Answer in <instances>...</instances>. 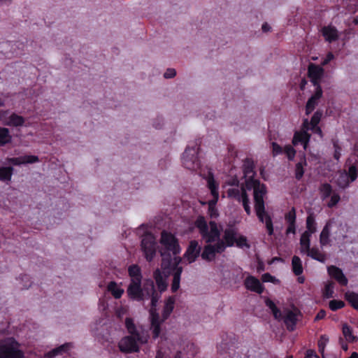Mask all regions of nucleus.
Wrapping results in <instances>:
<instances>
[{
	"mask_svg": "<svg viewBox=\"0 0 358 358\" xmlns=\"http://www.w3.org/2000/svg\"><path fill=\"white\" fill-rule=\"evenodd\" d=\"M248 189H253L254 208L256 215L261 223L265 224L266 232L272 236L274 232L273 223L271 215L266 210L264 196L267 193L266 187L257 179L246 181Z\"/></svg>",
	"mask_w": 358,
	"mask_h": 358,
	"instance_id": "f257e3e1",
	"label": "nucleus"
},
{
	"mask_svg": "<svg viewBox=\"0 0 358 358\" xmlns=\"http://www.w3.org/2000/svg\"><path fill=\"white\" fill-rule=\"evenodd\" d=\"M125 325L131 336L122 338L118 343L120 350L125 353L138 352L139 347L138 342L145 343L148 342V335L142 327H136L133 320L127 317L125 320Z\"/></svg>",
	"mask_w": 358,
	"mask_h": 358,
	"instance_id": "f03ea898",
	"label": "nucleus"
},
{
	"mask_svg": "<svg viewBox=\"0 0 358 358\" xmlns=\"http://www.w3.org/2000/svg\"><path fill=\"white\" fill-rule=\"evenodd\" d=\"M162 267L164 270H169L168 273L172 272L173 280L171 283V292L175 293L180 288V277L182 272V267L179 264L181 258L179 257H171L169 254L162 253Z\"/></svg>",
	"mask_w": 358,
	"mask_h": 358,
	"instance_id": "7ed1b4c3",
	"label": "nucleus"
},
{
	"mask_svg": "<svg viewBox=\"0 0 358 358\" xmlns=\"http://www.w3.org/2000/svg\"><path fill=\"white\" fill-rule=\"evenodd\" d=\"M195 226L206 243H212L220 238V231L215 221H210L209 226L203 216H199L195 221Z\"/></svg>",
	"mask_w": 358,
	"mask_h": 358,
	"instance_id": "20e7f679",
	"label": "nucleus"
},
{
	"mask_svg": "<svg viewBox=\"0 0 358 358\" xmlns=\"http://www.w3.org/2000/svg\"><path fill=\"white\" fill-rule=\"evenodd\" d=\"M201 141L199 139L193 143L192 145H188L182 154V162L185 168L195 171L200 168L201 163L198 157Z\"/></svg>",
	"mask_w": 358,
	"mask_h": 358,
	"instance_id": "39448f33",
	"label": "nucleus"
},
{
	"mask_svg": "<svg viewBox=\"0 0 358 358\" xmlns=\"http://www.w3.org/2000/svg\"><path fill=\"white\" fill-rule=\"evenodd\" d=\"M20 344L13 337L0 341V358H24Z\"/></svg>",
	"mask_w": 358,
	"mask_h": 358,
	"instance_id": "423d86ee",
	"label": "nucleus"
},
{
	"mask_svg": "<svg viewBox=\"0 0 358 358\" xmlns=\"http://www.w3.org/2000/svg\"><path fill=\"white\" fill-rule=\"evenodd\" d=\"M160 243L166 250L164 252L166 255L169 254L171 255L170 252H172L173 255H177L181 251L178 238L175 235L165 230L162 231L161 233ZM162 252H161V254Z\"/></svg>",
	"mask_w": 358,
	"mask_h": 358,
	"instance_id": "0eeeda50",
	"label": "nucleus"
},
{
	"mask_svg": "<svg viewBox=\"0 0 358 358\" xmlns=\"http://www.w3.org/2000/svg\"><path fill=\"white\" fill-rule=\"evenodd\" d=\"M141 247L145 259L148 262H152L157 252V241L155 236L150 233L146 234L141 240Z\"/></svg>",
	"mask_w": 358,
	"mask_h": 358,
	"instance_id": "6e6552de",
	"label": "nucleus"
},
{
	"mask_svg": "<svg viewBox=\"0 0 358 358\" xmlns=\"http://www.w3.org/2000/svg\"><path fill=\"white\" fill-rule=\"evenodd\" d=\"M142 289L143 290V301L149 299L151 300V310L149 313H155L152 309L157 306L161 297L160 293L155 290L154 282L151 280H148L144 282Z\"/></svg>",
	"mask_w": 358,
	"mask_h": 358,
	"instance_id": "1a4fd4ad",
	"label": "nucleus"
},
{
	"mask_svg": "<svg viewBox=\"0 0 358 358\" xmlns=\"http://www.w3.org/2000/svg\"><path fill=\"white\" fill-rule=\"evenodd\" d=\"M141 282L140 280H131L127 293L128 296L134 301H143V290L142 289Z\"/></svg>",
	"mask_w": 358,
	"mask_h": 358,
	"instance_id": "9d476101",
	"label": "nucleus"
},
{
	"mask_svg": "<svg viewBox=\"0 0 358 358\" xmlns=\"http://www.w3.org/2000/svg\"><path fill=\"white\" fill-rule=\"evenodd\" d=\"M201 253V247L195 240L191 241L184 254V257L187 259L189 264L194 262Z\"/></svg>",
	"mask_w": 358,
	"mask_h": 358,
	"instance_id": "9b49d317",
	"label": "nucleus"
},
{
	"mask_svg": "<svg viewBox=\"0 0 358 358\" xmlns=\"http://www.w3.org/2000/svg\"><path fill=\"white\" fill-rule=\"evenodd\" d=\"M327 272L329 275L336 280L341 286H347L348 280L340 268L331 265L327 267Z\"/></svg>",
	"mask_w": 358,
	"mask_h": 358,
	"instance_id": "f8f14e48",
	"label": "nucleus"
},
{
	"mask_svg": "<svg viewBox=\"0 0 358 358\" xmlns=\"http://www.w3.org/2000/svg\"><path fill=\"white\" fill-rule=\"evenodd\" d=\"M244 286L248 290L256 292L259 294H262L264 290V287L259 280L252 275H248L245 279Z\"/></svg>",
	"mask_w": 358,
	"mask_h": 358,
	"instance_id": "ddd939ff",
	"label": "nucleus"
},
{
	"mask_svg": "<svg viewBox=\"0 0 358 358\" xmlns=\"http://www.w3.org/2000/svg\"><path fill=\"white\" fill-rule=\"evenodd\" d=\"M296 210L294 207H292V209L285 215V220L287 224V227L285 231L287 235L296 234Z\"/></svg>",
	"mask_w": 358,
	"mask_h": 358,
	"instance_id": "4468645a",
	"label": "nucleus"
},
{
	"mask_svg": "<svg viewBox=\"0 0 358 358\" xmlns=\"http://www.w3.org/2000/svg\"><path fill=\"white\" fill-rule=\"evenodd\" d=\"M9 164L13 166H20L25 164H33L39 162V159L36 155H23L18 157L7 158Z\"/></svg>",
	"mask_w": 358,
	"mask_h": 358,
	"instance_id": "2eb2a0df",
	"label": "nucleus"
},
{
	"mask_svg": "<svg viewBox=\"0 0 358 358\" xmlns=\"http://www.w3.org/2000/svg\"><path fill=\"white\" fill-rule=\"evenodd\" d=\"M297 315H273L274 318L285 325L289 331H293L298 320Z\"/></svg>",
	"mask_w": 358,
	"mask_h": 358,
	"instance_id": "dca6fc26",
	"label": "nucleus"
},
{
	"mask_svg": "<svg viewBox=\"0 0 358 358\" xmlns=\"http://www.w3.org/2000/svg\"><path fill=\"white\" fill-rule=\"evenodd\" d=\"M310 134L306 130L296 131L294 134L292 143L294 145H297L299 143L303 145L304 149H306L307 145L310 141Z\"/></svg>",
	"mask_w": 358,
	"mask_h": 358,
	"instance_id": "f3484780",
	"label": "nucleus"
},
{
	"mask_svg": "<svg viewBox=\"0 0 358 358\" xmlns=\"http://www.w3.org/2000/svg\"><path fill=\"white\" fill-rule=\"evenodd\" d=\"M322 96V90L320 88L315 91V93L308 99L306 105V114L311 113L318 103V100Z\"/></svg>",
	"mask_w": 358,
	"mask_h": 358,
	"instance_id": "a211bd4d",
	"label": "nucleus"
},
{
	"mask_svg": "<svg viewBox=\"0 0 358 358\" xmlns=\"http://www.w3.org/2000/svg\"><path fill=\"white\" fill-rule=\"evenodd\" d=\"M244 176L246 178L245 182L250 179H255V164L252 159L246 158L243 165Z\"/></svg>",
	"mask_w": 358,
	"mask_h": 358,
	"instance_id": "6ab92c4d",
	"label": "nucleus"
},
{
	"mask_svg": "<svg viewBox=\"0 0 358 358\" xmlns=\"http://www.w3.org/2000/svg\"><path fill=\"white\" fill-rule=\"evenodd\" d=\"M159 293L164 292L167 288L166 275H164L159 269H156L153 273Z\"/></svg>",
	"mask_w": 358,
	"mask_h": 358,
	"instance_id": "aec40b11",
	"label": "nucleus"
},
{
	"mask_svg": "<svg viewBox=\"0 0 358 358\" xmlns=\"http://www.w3.org/2000/svg\"><path fill=\"white\" fill-rule=\"evenodd\" d=\"M322 34L325 40L329 43L336 41L338 38V30L332 26H324L322 28Z\"/></svg>",
	"mask_w": 358,
	"mask_h": 358,
	"instance_id": "412c9836",
	"label": "nucleus"
},
{
	"mask_svg": "<svg viewBox=\"0 0 358 358\" xmlns=\"http://www.w3.org/2000/svg\"><path fill=\"white\" fill-rule=\"evenodd\" d=\"M25 119L15 113H13L6 120L5 125L9 127H21L24 125Z\"/></svg>",
	"mask_w": 358,
	"mask_h": 358,
	"instance_id": "4be33fe9",
	"label": "nucleus"
},
{
	"mask_svg": "<svg viewBox=\"0 0 358 358\" xmlns=\"http://www.w3.org/2000/svg\"><path fill=\"white\" fill-rule=\"evenodd\" d=\"M236 231L234 229H226L224 232L223 241L227 247H232L236 241Z\"/></svg>",
	"mask_w": 358,
	"mask_h": 358,
	"instance_id": "5701e85b",
	"label": "nucleus"
},
{
	"mask_svg": "<svg viewBox=\"0 0 358 358\" xmlns=\"http://www.w3.org/2000/svg\"><path fill=\"white\" fill-rule=\"evenodd\" d=\"M159 316V315H152L151 317V330L154 338H157L159 336L161 331L160 326L164 320H160Z\"/></svg>",
	"mask_w": 358,
	"mask_h": 358,
	"instance_id": "b1692460",
	"label": "nucleus"
},
{
	"mask_svg": "<svg viewBox=\"0 0 358 358\" xmlns=\"http://www.w3.org/2000/svg\"><path fill=\"white\" fill-rule=\"evenodd\" d=\"M304 254L311 257L312 259L322 263H324L326 261V255L321 252L319 248L317 247L310 248L308 251L305 252Z\"/></svg>",
	"mask_w": 358,
	"mask_h": 358,
	"instance_id": "393cba45",
	"label": "nucleus"
},
{
	"mask_svg": "<svg viewBox=\"0 0 358 358\" xmlns=\"http://www.w3.org/2000/svg\"><path fill=\"white\" fill-rule=\"evenodd\" d=\"M322 114H323L322 111L318 110L316 112H315V113L312 116L310 122H308V120L307 119L304 120V121L303 122V129L308 130L309 127L318 125V124L320 123L321 118L322 117Z\"/></svg>",
	"mask_w": 358,
	"mask_h": 358,
	"instance_id": "a878e982",
	"label": "nucleus"
},
{
	"mask_svg": "<svg viewBox=\"0 0 358 358\" xmlns=\"http://www.w3.org/2000/svg\"><path fill=\"white\" fill-rule=\"evenodd\" d=\"M243 192H247L244 187H241V189L238 187L229 188L227 191L229 198L234 199L238 202H241L243 199Z\"/></svg>",
	"mask_w": 358,
	"mask_h": 358,
	"instance_id": "bb28decb",
	"label": "nucleus"
},
{
	"mask_svg": "<svg viewBox=\"0 0 358 358\" xmlns=\"http://www.w3.org/2000/svg\"><path fill=\"white\" fill-rule=\"evenodd\" d=\"M216 253L214 251L213 246L211 243H208L204 246L201 257L203 260L211 262L215 259Z\"/></svg>",
	"mask_w": 358,
	"mask_h": 358,
	"instance_id": "cd10ccee",
	"label": "nucleus"
},
{
	"mask_svg": "<svg viewBox=\"0 0 358 358\" xmlns=\"http://www.w3.org/2000/svg\"><path fill=\"white\" fill-rule=\"evenodd\" d=\"M342 333L348 343H355L358 341V338L353 334L352 329L347 323L342 324Z\"/></svg>",
	"mask_w": 358,
	"mask_h": 358,
	"instance_id": "c85d7f7f",
	"label": "nucleus"
},
{
	"mask_svg": "<svg viewBox=\"0 0 358 358\" xmlns=\"http://www.w3.org/2000/svg\"><path fill=\"white\" fill-rule=\"evenodd\" d=\"M107 290L115 299H120L124 294V289L119 287L115 281H110L107 286Z\"/></svg>",
	"mask_w": 358,
	"mask_h": 358,
	"instance_id": "c756f323",
	"label": "nucleus"
},
{
	"mask_svg": "<svg viewBox=\"0 0 358 358\" xmlns=\"http://www.w3.org/2000/svg\"><path fill=\"white\" fill-rule=\"evenodd\" d=\"M307 166V162L305 156H303L295 166L294 175L297 180H301L303 178L305 173L304 166Z\"/></svg>",
	"mask_w": 358,
	"mask_h": 358,
	"instance_id": "7c9ffc66",
	"label": "nucleus"
},
{
	"mask_svg": "<svg viewBox=\"0 0 358 358\" xmlns=\"http://www.w3.org/2000/svg\"><path fill=\"white\" fill-rule=\"evenodd\" d=\"M323 73L324 69L317 65L311 64L308 66V74L310 78H322Z\"/></svg>",
	"mask_w": 358,
	"mask_h": 358,
	"instance_id": "2f4dec72",
	"label": "nucleus"
},
{
	"mask_svg": "<svg viewBox=\"0 0 358 358\" xmlns=\"http://www.w3.org/2000/svg\"><path fill=\"white\" fill-rule=\"evenodd\" d=\"M310 237L311 234L308 232H303L300 238V252L301 254L305 253L310 248Z\"/></svg>",
	"mask_w": 358,
	"mask_h": 358,
	"instance_id": "473e14b6",
	"label": "nucleus"
},
{
	"mask_svg": "<svg viewBox=\"0 0 358 358\" xmlns=\"http://www.w3.org/2000/svg\"><path fill=\"white\" fill-rule=\"evenodd\" d=\"M12 141V136L8 128L0 126V148L10 143Z\"/></svg>",
	"mask_w": 358,
	"mask_h": 358,
	"instance_id": "72a5a7b5",
	"label": "nucleus"
},
{
	"mask_svg": "<svg viewBox=\"0 0 358 358\" xmlns=\"http://www.w3.org/2000/svg\"><path fill=\"white\" fill-rule=\"evenodd\" d=\"M330 224L327 223L323 227L320 235V243L321 246H326L329 243Z\"/></svg>",
	"mask_w": 358,
	"mask_h": 358,
	"instance_id": "f704fd0d",
	"label": "nucleus"
},
{
	"mask_svg": "<svg viewBox=\"0 0 358 358\" xmlns=\"http://www.w3.org/2000/svg\"><path fill=\"white\" fill-rule=\"evenodd\" d=\"M292 267L294 274L296 276H299L303 273V266L301 259L294 255L292 259Z\"/></svg>",
	"mask_w": 358,
	"mask_h": 358,
	"instance_id": "c9c22d12",
	"label": "nucleus"
},
{
	"mask_svg": "<svg viewBox=\"0 0 358 358\" xmlns=\"http://www.w3.org/2000/svg\"><path fill=\"white\" fill-rule=\"evenodd\" d=\"M208 187L210 190V193L214 199V203H217L219 199L218 185L213 176L208 179Z\"/></svg>",
	"mask_w": 358,
	"mask_h": 358,
	"instance_id": "e433bc0d",
	"label": "nucleus"
},
{
	"mask_svg": "<svg viewBox=\"0 0 358 358\" xmlns=\"http://www.w3.org/2000/svg\"><path fill=\"white\" fill-rule=\"evenodd\" d=\"M128 273L131 278V280H136V279L142 281V274L141 268L137 264H132L128 268Z\"/></svg>",
	"mask_w": 358,
	"mask_h": 358,
	"instance_id": "4c0bfd02",
	"label": "nucleus"
},
{
	"mask_svg": "<svg viewBox=\"0 0 358 358\" xmlns=\"http://www.w3.org/2000/svg\"><path fill=\"white\" fill-rule=\"evenodd\" d=\"M13 168L12 166L0 167V181L8 182L11 180Z\"/></svg>",
	"mask_w": 358,
	"mask_h": 358,
	"instance_id": "58836bf2",
	"label": "nucleus"
},
{
	"mask_svg": "<svg viewBox=\"0 0 358 358\" xmlns=\"http://www.w3.org/2000/svg\"><path fill=\"white\" fill-rule=\"evenodd\" d=\"M345 299L354 309L358 310V293L348 291L345 293Z\"/></svg>",
	"mask_w": 358,
	"mask_h": 358,
	"instance_id": "ea45409f",
	"label": "nucleus"
},
{
	"mask_svg": "<svg viewBox=\"0 0 358 358\" xmlns=\"http://www.w3.org/2000/svg\"><path fill=\"white\" fill-rule=\"evenodd\" d=\"M71 348V343H65V344L62 345L59 347L48 352L45 355V357L48 358L54 357L59 354H62L63 352H67Z\"/></svg>",
	"mask_w": 358,
	"mask_h": 358,
	"instance_id": "a19ab883",
	"label": "nucleus"
},
{
	"mask_svg": "<svg viewBox=\"0 0 358 358\" xmlns=\"http://www.w3.org/2000/svg\"><path fill=\"white\" fill-rule=\"evenodd\" d=\"M316 222L314 215L313 213L309 214L306 218V229L307 230L304 232H308L309 234H315L317 231Z\"/></svg>",
	"mask_w": 358,
	"mask_h": 358,
	"instance_id": "79ce46f5",
	"label": "nucleus"
},
{
	"mask_svg": "<svg viewBox=\"0 0 358 358\" xmlns=\"http://www.w3.org/2000/svg\"><path fill=\"white\" fill-rule=\"evenodd\" d=\"M320 192L321 194V198L322 200H325L329 198L333 193L332 187L329 183H323L320 187Z\"/></svg>",
	"mask_w": 358,
	"mask_h": 358,
	"instance_id": "37998d69",
	"label": "nucleus"
},
{
	"mask_svg": "<svg viewBox=\"0 0 358 358\" xmlns=\"http://www.w3.org/2000/svg\"><path fill=\"white\" fill-rule=\"evenodd\" d=\"M335 283L333 281H328L324 286L323 295L326 298H331L334 294Z\"/></svg>",
	"mask_w": 358,
	"mask_h": 358,
	"instance_id": "c03bdc74",
	"label": "nucleus"
},
{
	"mask_svg": "<svg viewBox=\"0 0 358 358\" xmlns=\"http://www.w3.org/2000/svg\"><path fill=\"white\" fill-rule=\"evenodd\" d=\"M18 280L20 283V288L21 289H27L31 286L32 282L29 275H22Z\"/></svg>",
	"mask_w": 358,
	"mask_h": 358,
	"instance_id": "a18cd8bd",
	"label": "nucleus"
},
{
	"mask_svg": "<svg viewBox=\"0 0 358 358\" xmlns=\"http://www.w3.org/2000/svg\"><path fill=\"white\" fill-rule=\"evenodd\" d=\"M346 175L350 178V182L355 181L358 176V165L357 164L350 165Z\"/></svg>",
	"mask_w": 358,
	"mask_h": 358,
	"instance_id": "49530a36",
	"label": "nucleus"
},
{
	"mask_svg": "<svg viewBox=\"0 0 358 358\" xmlns=\"http://www.w3.org/2000/svg\"><path fill=\"white\" fill-rule=\"evenodd\" d=\"M328 342L329 338L326 335H322L317 341L318 350L321 353L322 357H324V349Z\"/></svg>",
	"mask_w": 358,
	"mask_h": 358,
	"instance_id": "de8ad7c7",
	"label": "nucleus"
},
{
	"mask_svg": "<svg viewBox=\"0 0 358 358\" xmlns=\"http://www.w3.org/2000/svg\"><path fill=\"white\" fill-rule=\"evenodd\" d=\"M345 306V302L341 300H331L329 303V307L332 311H336Z\"/></svg>",
	"mask_w": 358,
	"mask_h": 358,
	"instance_id": "09e8293b",
	"label": "nucleus"
},
{
	"mask_svg": "<svg viewBox=\"0 0 358 358\" xmlns=\"http://www.w3.org/2000/svg\"><path fill=\"white\" fill-rule=\"evenodd\" d=\"M242 202L243 208L248 215H251V208L250 206V199L247 192H243V199L241 201Z\"/></svg>",
	"mask_w": 358,
	"mask_h": 358,
	"instance_id": "8fccbe9b",
	"label": "nucleus"
},
{
	"mask_svg": "<svg viewBox=\"0 0 358 358\" xmlns=\"http://www.w3.org/2000/svg\"><path fill=\"white\" fill-rule=\"evenodd\" d=\"M216 241H217L216 243L213 245L214 251L215 252L216 254L217 253L221 254L223 252H224L227 246H226L224 241L221 240L220 238Z\"/></svg>",
	"mask_w": 358,
	"mask_h": 358,
	"instance_id": "3c124183",
	"label": "nucleus"
},
{
	"mask_svg": "<svg viewBox=\"0 0 358 358\" xmlns=\"http://www.w3.org/2000/svg\"><path fill=\"white\" fill-rule=\"evenodd\" d=\"M215 204L216 203H214V199L209 201L208 203V215L211 218H216L219 215L218 211L215 208Z\"/></svg>",
	"mask_w": 358,
	"mask_h": 358,
	"instance_id": "603ef678",
	"label": "nucleus"
},
{
	"mask_svg": "<svg viewBox=\"0 0 358 358\" xmlns=\"http://www.w3.org/2000/svg\"><path fill=\"white\" fill-rule=\"evenodd\" d=\"M266 306L271 309V313H282L280 310L277 307L274 301L269 298L265 299Z\"/></svg>",
	"mask_w": 358,
	"mask_h": 358,
	"instance_id": "864d4df0",
	"label": "nucleus"
},
{
	"mask_svg": "<svg viewBox=\"0 0 358 358\" xmlns=\"http://www.w3.org/2000/svg\"><path fill=\"white\" fill-rule=\"evenodd\" d=\"M235 243L238 248H243L246 247L250 248V245L248 243L247 238L243 235H241L238 238H236Z\"/></svg>",
	"mask_w": 358,
	"mask_h": 358,
	"instance_id": "5fc2aeb1",
	"label": "nucleus"
},
{
	"mask_svg": "<svg viewBox=\"0 0 358 358\" xmlns=\"http://www.w3.org/2000/svg\"><path fill=\"white\" fill-rule=\"evenodd\" d=\"M333 146L334 148V158L336 160H338L341 156V150L342 148L338 144V142L337 140H333Z\"/></svg>",
	"mask_w": 358,
	"mask_h": 358,
	"instance_id": "6e6d98bb",
	"label": "nucleus"
},
{
	"mask_svg": "<svg viewBox=\"0 0 358 358\" xmlns=\"http://www.w3.org/2000/svg\"><path fill=\"white\" fill-rule=\"evenodd\" d=\"M283 152L286 154L289 160L292 161L294 159L296 155V150L292 146L289 145H286L283 150Z\"/></svg>",
	"mask_w": 358,
	"mask_h": 358,
	"instance_id": "4d7b16f0",
	"label": "nucleus"
},
{
	"mask_svg": "<svg viewBox=\"0 0 358 358\" xmlns=\"http://www.w3.org/2000/svg\"><path fill=\"white\" fill-rule=\"evenodd\" d=\"M350 182H351L350 180L346 174L341 175L338 179V185L342 188L348 187Z\"/></svg>",
	"mask_w": 358,
	"mask_h": 358,
	"instance_id": "13d9d810",
	"label": "nucleus"
},
{
	"mask_svg": "<svg viewBox=\"0 0 358 358\" xmlns=\"http://www.w3.org/2000/svg\"><path fill=\"white\" fill-rule=\"evenodd\" d=\"M331 196L330 201L327 203L329 208L334 207L341 200L340 195L337 193H333Z\"/></svg>",
	"mask_w": 358,
	"mask_h": 358,
	"instance_id": "bf43d9fd",
	"label": "nucleus"
},
{
	"mask_svg": "<svg viewBox=\"0 0 358 358\" xmlns=\"http://www.w3.org/2000/svg\"><path fill=\"white\" fill-rule=\"evenodd\" d=\"M271 145H272V153L274 157L277 156L278 155H280L283 152L284 149H282V148L277 143L273 142L271 143Z\"/></svg>",
	"mask_w": 358,
	"mask_h": 358,
	"instance_id": "052dcab7",
	"label": "nucleus"
},
{
	"mask_svg": "<svg viewBox=\"0 0 358 358\" xmlns=\"http://www.w3.org/2000/svg\"><path fill=\"white\" fill-rule=\"evenodd\" d=\"M275 280V277L271 275L269 273H266L262 275V280L264 282H273Z\"/></svg>",
	"mask_w": 358,
	"mask_h": 358,
	"instance_id": "680f3d73",
	"label": "nucleus"
},
{
	"mask_svg": "<svg viewBox=\"0 0 358 358\" xmlns=\"http://www.w3.org/2000/svg\"><path fill=\"white\" fill-rule=\"evenodd\" d=\"M309 129H310L314 134H317L321 138H323V132L318 125L310 126L309 127Z\"/></svg>",
	"mask_w": 358,
	"mask_h": 358,
	"instance_id": "e2e57ef3",
	"label": "nucleus"
},
{
	"mask_svg": "<svg viewBox=\"0 0 358 358\" xmlns=\"http://www.w3.org/2000/svg\"><path fill=\"white\" fill-rule=\"evenodd\" d=\"M176 75V71L174 69H168L164 74L165 78H172Z\"/></svg>",
	"mask_w": 358,
	"mask_h": 358,
	"instance_id": "0e129e2a",
	"label": "nucleus"
},
{
	"mask_svg": "<svg viewBox=\"0 0 358 358\" xmlns=\"http://www.w3.org/2000/svg\"><path fill=\"white\" fill-rule=\"evenodd\" d=\"M305 358H320L315 352L313 350H308L306 351Z\"/></svg>",
	"mask_w": 358,
	"mask_h": 358,
	"instance_id": "69168bd1",
	"label": "nucleus"
},
{
	"mask_svg": "<svg viewBox=\"0 0 358 358\" xmlns=\"http://www.w3.org/2000/svg\"><path fill=\"white\" fill-rule=\"evenodd\" d=\"M320 80L321 78H310V81L313 83V85L315 87V90H317L320 88H322L320 86Z\"/></svg>",
	"mask_w": 358,
	"mask_h": 358,
	"instance_id": "338daca9",
	"label": "nucleus"
},
{
	"mask_svg": "<svg viewBox=\"0 0 358 358\" xmlns=\"http://www.w3.org/2000/svg\"><path fill=\"white\" fill-rule=\"evenodd\" d=\"M334 59V55L331 52L327 54L326 59L324 61V64H327L331 60Z\"/></svg>",
	"mask_w": 358,
	"mask_h": 358,
	"instance_id": "774afa93",
	"label": "nucleus"
}]
</instances>
